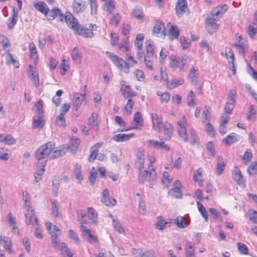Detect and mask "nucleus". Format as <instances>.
<instances>
[{
    "instance_id": "obj_41",
    "label": "nucleus",
    "mask_w": 257,
    "mask_h": 257,
    "mask_svg": "<svg viewBox=\"0 0 257 257\" xmlns=\"http://www.w3.org/2000/svg\"><path fill=\"white\" fill-rule=\"evenodd\" d=\"M134 121L135 122V128H138L143 125V119L139 111H137L134 115Z\"/></svg>"
},
{
    "instance_id": "obj_46",
    "label": "nucleus",
    "mask_w": 257,
    "mask_h": 257,
    "mask_svg": "<svg viewBox=\"0 0 257 257\" xmlns=\"http://www.w3.org/2000/svg\"><path fill=\"white\" fill-rule=\"evenodd\" d=\"M6 63L8 65L13 64L15 68H18L19 67V63L13 58L12 55L10 53H8L6 55Z\"/></svg>"
},
{
    "instance_id": "obj_14",
    "label": "nucleus",
    "mask_w": 257,
    "mask_h": 257,
    "mask_svg": "<svg viewBox=\"0 0 257 257\" xmlns=\"http://www.w3.org/2000/svg\"><path fill=\"white\" fill-rule=\"evenodd\" d=\"M26 223L28 225H31L33 226L38 224L37 217L33 209H27V212L25 213Z\"/></svg>"
},
{
    "instance_id": "obj_61",
    "label": "nucleus",
    "mask_w": 257,
    "mask_h": 257,
    "mask_svg": "<svg viewBox=\"0 0 257 257\" xmlns=\"http://www.w3.org/2000/svg\"><path fill=\"white\" fill-rule=\"evenodd\" d=\"M56 123L57 125L61 127H65L66 125V120L64 117V114L60 113L56 119Z\"/></svg>"
},
{
    "instance_id": "obj_62",
    "label": "nucleus",
    "mask_w": 257,
    "mask_h": 257,
    "mask_svg": "<svg viewBox=\"0 0 257 257\" xmlns=\"http://www.w3.org/2000/svg\"><path fill=\"white\" fill-rule=\"evenodd\" d=\"M10 157L9 153V150L5 148H0V159L2 160L7 161Z\"/></svg>"
},
{
    "instance_id": "obj_42",
    "label": "nucleus",
    "mask_w": 257,
    "mask_h": 257,
    "mask_svg": "<svg viewBox=\"0 0 257 257\" xmlns=\"http://www.w3.org/2000/svg\"><path fill=\"white\" fill-rule=\"evenodd\" d=\"M202 173V168H199L194 172L193 177L194 181L198 182L200 186H202L203 184L202 180L201 179Z\"/></svg>"
},
{
    "instance_id": "obj_2",
    "label": "nucleus",
    "mask_w": 257,
    "mask_h": 257,
    "mask_svg": "<svg viewBox=\"0 0 257 257\" xmlns=\"http://www.w3.org/2000/svg\"><path fill=\"white\" fill-rule=\"evenodd\" d=\"M55 143L49 142L41 146L36 151L35 156L40 163V166L46 165L48 158L50 159V154L55 148Z\"/></svg>"
},
{
    "instance_id": "obj_15",
    "label": "nucleus",
    "mask_w": 257,
    "mask_h": 257,
    "mask_svg": "<svg viewBox=\"0 0 257 257\" xmlns=\"http://www.w3.org/2000/svg\"><path fill=\"white\" fill-rule=\"evenodd\" d=\"M86 3L83 0H73L72 8L73 12L79 14L83 13L86 9Z\"/></svg>"
},
{
    "instance_id": "obj_52",
    "label": "nucleus",
    "mask_w": 257,
    "mask_h": 257,
    "mask_svg": "<svg viewBox=\"0 0 257 257\" xmlns=\"http://www.w3.org/2000/svg\"><path fill=\"white\" fill-rule=\"evenodd\" d=\"M50 233L51 235V243L52 246L55 248H59V244L57 241V238L58 234L54 231H50Z\"/></svg>"
},
{
    "instance_id": "obj_43",
    "label": "nucleus",
    "mask_w": 257,
    "mask_h": 257,
    "mask_svg": "<svg viewBox=\"0 0 257 257\" xmlns=\"http://www.w3.org/2000/svg\"><path fill=\"white\" fill-rule=\"evenodd\" d=\"M80 144V141L79 139L72 138L70 141V144L69 149H70L71 151L75 152L77 151Z\"/></svg>"
},
{
    "instance_id": "obj_36",
    "label": "nucleus",
    "mask_w": 257,
    "mask_h": 257,
    "mask_svg": "<svg viewBox=\"0 0 257 257\" xmlns=\"http://www.w3.org/2000/svg\"><path fill=\"white\" fill-rule=\"evenodd\" d=\"M121 90L122 96L126 98H131V97L136 95V93L132 91L129 86H122Z\"/></svg>"
},
{
    "instance_id": "obj_24",
    "label": "nucleus",
    "mask_w": 257,
    "mask_h": 257,
    "mask_svg": "<svg viewBox=\"0 0 257 257\" xmlns=\"http://www.w3.org/2000/svg\"><path fill=\"white\" fill-rule=\"evenodd\" d=\"M226 162V160L223 157L219 156L218 157L216 165V173L218 175H220L222 174L224 170Z\"/></svg>"
},
{
    "instance_id": "obj_5",
    "label": "nucleus",
    "mask_w": 257,
    "mask_h": 257,
    "mask_svg": "<svg viewBox=\"0 0 257 257\" xmlns=\"http://www.w3.org/2000/svg\"><path fill=\"white\" fill-rule=\"evenodd\" d=\"M69 14H72L70 12H66L65 15H63L60 9L58 8H54L51 10H49L48 8V10L47 11L45 16L47 18V19L50 21L53 20L55 19H57L58 21L60 22H63L64 21L67 24V16Z\"/></svg>"
},
{
    "instance_id": "obj_32",
    "label": "nucleus",
    "mask_w": 257,
    "mask_h": 257,
    "mask_svg": "<svg viewBox=\"0 0 257 257\" xmlns=\"http://www.w3.org/2000/svg\"><path fill=\"white\" fill-rule=\"evenodd\" d=\"M33 6L36 10L44 15H45L47 11L48 10V7L46 4L42 1H38L35 3Z\"/></svg>"
},
{
    "instance_id": "obj_54",
    "label": "nucleus",
    "mask_w": 257,
    "mask_h": 257,
    "mask_svg": "<svg viewBox=\"0 0 257 257\" xmlns=\"http://www.w3.org/2000/svg\"><path fill=\"white\" fill-rule=\"evenodd\" d=\"M247 171L250 176H255L257 174V162H252L249 166Z\"/></svg>"
},
{
    "instance_id": "obj_25",
    "label": "nucleus",
    "mask_w": 257,
    "mask_h": 257,
    "mask_svg": "<svg viewBox=\"0 0 257 257\" xmlns=\"http://www.w3.org/2000/svg\"><path fill=\"white\" fill-rule=\"evenodd\" d=\"M238 135L235 133H231L227 136L222 140V143L227 146H229L238 141Z\"/></svg>"
},
{
    "instance_id": "obj_55",
    "label": "nucleus",
    "mask_w": 257,
    "mask_h": 257,
    "mask_svg": "<svg viewBox=\"0 0 257 257\" xmlns=\"http://www.w3.org/2000/svg\"><path fill=\"white\" fill-rule=\"evenodd\" d=\"M237 248L240 254L247 255L249 253L248 247L244 243L239 242L237 243Z\"/></svg>"
},
{
    "instance_id": "obj_23",
    "label": "nucleus",
    "mask_w": 257,
    "mask_h": 257,
    "mask_svg": "<svg viewBox=\"0 0 257 257\" xmlns=\"http://www.w3.org/2000/svg\"><path fill=\"white\" fill-rule=\"evenodd\" d=\"M150 145L157 149H164L167 151L170 150V147L165 144L163 141L160 142L156 140H151L149 141Z\"/></svg>"
},
{
    "instance_id": "obj_64",
    "label": "nucleus",
    "mask_w": 257,
    "mask_h": 257,
    "mask_svg": "<svg viewBox=\"0 0 257 257\" xmlns=\"http://www.w3.org/2000/svg\"><path fill=\"white\" fill-rule=\"evenodd\" d=\"M169 193L172 195L175 196L176 198H181L182 194L181 192L180 189L179 187L176 186L171 189L169 191Z\"/></svg>"
},
{
    "instance_id": "obj_57",
    "label": "nucleus",
    "mask_w": 257,
    "mask_h": 257,
    "mask_svg": "<svg viewBox=\"0 0 257 257\" xmlns=\"http://www.w3.org/2000/svg\"><path fill=\"white\" fill-rule=\"evenodd\" d=\"M71 57L72 59L75 61L76 63L79 64L81 63V57L79 54V51L77 48L75 47L73 48L71 54Z\"/></svg>"
},
{
    "instance_id": "obj_48",
    "label": "nucleus",
    "mask_w": 257,
    "mask_h": 257,
    "mask_svg": "<svg viewBox=\"0 0 257 257\" xmlns=\"http://www.w3.org/2000/svg\"><path fill=\"white\" fill-rule=\"evenodd\" d=\"M73 173L75 178L79 181V183H81L83 180V177L81 174L80 165L77 164L75 165Z\"/></svg>"
},
{
    "instance_id": "obj_47",
    "label": "nucleus",
    "mask_w": 257,
    "mask_h": 257,
    "mask_svg": "<svg viewBox=\"0 0 257 257\" xmlns=\"http://www.w3.org/2000/svg\"><path fill=\"white\" fill-rule=\"evenodd\" d=\"M190 135L191 139V144L193 146L198 145L199 144V139L195 131L193 128L190 129Z\"/></svg>"
},
{
    "instance_id": "obj_37",
    "label": "nucleus",
    "mask_w": 257,
    "mask_h": 257,
    "mask_svg": "<svg viewBox=\"0 0 257 257\" xmlns=\"http://www.w3.org/2000/svg\"><path fill=\"white\" fill-rule=\"evenodd\" d=\"M43 114H38L37 116L33 117V127L41 128L43 127Z\"/></svg>"
},
{
    "instance_id": "obj_59",
    "label": "nucleus",
    "mask_w": 257,
    "mask_h": 257,
    "mask_svg": "<svg viewBox=\"0 0 257 257\" xmlns=\"http://www.w3.org/2000/svg\"><path fill=\"white\" fill-rule=\"evenodd\" d=\"M178 134L180 138L185 142H188V138L186 128H177Z\"/></svg>"
},
{
    "instance_id": "obj_45",
    "label": "nucleus",
    "mask_w": 257,
    "mask_h": 257,
    "mask_svg": "<svg viewBox=\"0 0 257 257\" xmlns=\"http://www.w3.org/2000/svg\"><path fill=\"white\" fill-rule=\"evenodd\" d=\"M224 55H225V57L226 58L229 64H230L231 63V62L234 61L235 58H234V54L232 52V49L230 48H229V47L225 48Z\"/></svg>"
},
{
    "instance_id": "obj_13",
    "label": "nucleus",
    "mask_w": 257,
    "mask_h": 257,
    "mask_svg": "<svg viewBox=\"0 0 257 257\" xmlns=\"http://www.w3.org/2000/svg\"><path fill=\"white\" fill-rule=\"evenodd\" d=\"M28 74L33 81V85L38 87L39 85V79L36 67L32 65H29Z\"/></svg>"
},
{
    "instance_id": "obj_60",
    "label": "nucleus",
    "mask_w": 257,
    "mask_h": 257,
    "mask_svg": "<svg viewBox=\"0 0 257 257\" xmlns=\"http://www.w3.org/2000/svg\"><path fill=\"white\" fill-rule=\"evenodd\" d=\"M197 204L200 213L202 215V217L204 218L205 220L206 221H207L208 214L206 209L205 208L203 204L201 203L200 202L198 201L197 202Z\"/></svg>"
},
{
    "instance_id": "obj_27",
    "label": "nucleus",
    "mask_w": 257,
    "mask_h": 257,
    "mask_svg": "<svg viewBox=\"0 0 257 257\" xmlns=\"http://www.w3.org/2000/svg\"><path fill=\"white\" fill-rule=\"evenodd\" d=\"M74 97L75 99L74 101V107L75 110L77 111L80 107L81 106L84 99L85 97V93L80 94L78 93H75L74 94Z\"/></svg>"
},
{
    "instance_id": "obj_4",
    "label": "nucleus",
    "mask_w": 257,
    "mask_h": 257,
    "mask_svg": "<svg viewBox=\"0 0 257 257\" xmlns=\"http://www.w3.org/2000/svg\"><path fill=\"white\" fill-rule=\"evenodd\" d=\"M146 51L144 62L146 66L149 70H152L153 68V64L154 58V44L151 40L147 41Z\"/></svg>"
},
{
    "instance_id": "obj_22",
    "label": "nucleus",
    "mask_w": 257,
    "mask_h": 257,
    "mask_svg": "<svg viewBox=\"0 0 257 257\" xmlns=\"http://www.w3.org/2000/svg\"><path fill=\"white\" fill-rule=\"evenodd\" d=\"M98 115L95 112H93L89 118L88 123L92 130L97 132L99 130V125L97 121Z\"/></svg>"
},
{
    "instance_id": "obj_10",
    "label": "nucleus",
    "mask_w": 257,
    "mask_h": 257,
    "mask_svg": "<svg viewBox=\"0 0 257 257\" xmlns=\"http://www.w3.org/2000/svg\"><path fill=\"white\" fill-rule=\"evenodd\" d=\"M151 119L153 128L158 132H161L164 125L161 115L156 113H152L151 114Z\"/></svg>"
},
{
    "instance_id": "obj_63",
    "label": "nucleus",
    "mask_w": 257,
    "mask_h": 257,
    "mask_svg": "<svg viewBox=\"0 0 257 257\" xmlns=\"http://www.w3.org/2000/svg\"><path fill=\"white\" fill-rule=\"evenodd\" d=\"M157 94L160 96V100L162 103H167L170 100V95L168 92L161 93L160 92H157Z\"/></svg>"
},
{
    "instance_id": "obj_26",
    "label": "nucleus",
    "mask_w": 257,
    "mask_h": 257,
    "mask_svg": "<svg viewBox=\"0 0 257 257\" xmlns=\"http://www.w3.org/2000/svg\"><path fill=\"white\" fill-rule=\"evenodd\" d=\"M180 31L178 27L176 25H172L168 33V37L170 40L178 38Z\"/></svg>"
},
{
    "instance_id": "obj_8",
    "label": "nucleus",
    "mask_w": 257,
    "mask_h": 257,
    "mask_svg": "<svg viewBox=\"0 0 257 257\" xmlns=\"http://www.w3.org/2000/svg\"><path fill=\"white\" fill-rule=\"evenodd\" d=\"M218 18L208 15L206 19V30L210 34L216 32L219 28V25L217 24Z\"/></svg>"
},
{
    "instance_id": "obj_33",
    "label": "nucleus",
    "mask_w": 257,
    "mask_h": 257,
    "mask_svg": "<svg viewBox=\"0 0 257 257\" xmlns=\"http://www.w3.org/2000/svg\"><path fill=\"white\" fill-rule=\"evenodd\" d=\"M164 134L168 140H170L173 135V126L170 123L166 122L163 125Z\"/></svg>"
},
{
    "instance_id": "obj_3",
    "label": "nucleus",
    "mask_w": 257,
    "mask_h": 257,
    "mask_svg": "<svg viewBox=\"0 0 257 257\" xmlns=\"http://www.w3.org/2000/svg\"><path fill=\"white\" fill-rule=\"evenodd\" d=\"M145 155L142 151H139L136 156L135 167L139 170V182L144 184L147 181L149 170L145 169Z\"/></svg>"
},
{
    "instance_id": "obj_50",
    "label": "nucleus",
    "mask_w": 257,
    "mask_h": 257,
    "mask_svg": "<svg viewBox=\"0 0 257 257\" xmlns=\"http://www.w3.org/2000/svg\"><path fill=\"white\" fill-rule=\"evenodd\" d=\"M67 149L64 148L60 150H53L50 154V159H54L63 156L66 152Z\"/></svg>"
},
{
    "instance_id": "obj_21",
    "label": "nucleus",
    "mask_w": 257,
    "mask_h": 257,
    "mask_svg": "<svg viewBox=\"0 0 257 257\" xmlns=\"http://www.w3.org/2000/svg\"><path fill=\"white\" fill-rule=\"evenodd\" d=\"M102 198L101 199V202L106 206H114L116 204V201L115 199H111V201L106 200V199L108 198V197L110 196L108 189H105L102 191Z\"/></svg>"
},
{
    "instance_id": "obj_56",
    "label": "nucleus",
    "mask_w": 257,
    "mask_h": 257,
    "mask_svg": "<svg viewBox=\"0 0 257 257\" xmlns=\"http://www.w3.org/2000/svg\"><path fill=\"white\" fill-rule=\"evenodd\" d=\"M195 94L192 90H191L187 97V104L189 106H194L196 105L195 101Z\"/></svg>"
},
{
    "instance_id": "obj_31",
    "label": "nucleus",
    "mask_w": 257,
    "mask_h": 257,
    "mask_svg": "<svg viewBox=\"0 0 257 257\" xmlns=\"http://www.w3.org/2000/svg\"><path fill=\"white\" fill-rule=\"evenodd\" d=\"M7 220L9 225L12 227L13 231L18 234L19 231L17 226V221L16 218L12 216L11 213H9L7 215Z\"/></svg>"
},
{
    "instance_id": "obj_39",
    "label": "nucleus",
    "mask_w": 257,
    "mask_h": 257,
    "mask_svg": "<svg viewBox=\"0 0 257 257\" xmlns=\"http://www.w3.org/2000/svg\"><path fill=\"white\" fill-rule=\"evenodd\" d=\"M115 9L114 0H107L105 2L103 9L110 14H112Z\"/></svg>"
},
{
    "instance_id": "obj_18",
    "label": "nucleus",
    "mask_w": 257,
    "mask_h": 257,
    "mask_svg": "<svg viewBox=\"0 0 257 257\" xmlns=\"http://www.w3.org/2000/svg\"><path fill=\"white\" fill-rule=\"evenodd\" d=\"M152 32L154 34L161 35V37H165L166 36V29L164 23L162 22H157Z\"/></svg>"
},
{
    "instance_id": "obj_11",
    "label": "nucleus",
    "mask_w": 257,
    "mask_h": 257,
    "mask_svg": "<svg viewBox=\"0 0 257 257\" xmlns=\"http://www.w3.org/2000/svg\"><path fill=\"white\" fill-rule=\"evenodd\" d=\"M232 176L233 179L238 185L242 188H244L245 187V181L241 175V171L238 167H234L232 170Z\"/></svg>"
},
{
    "instance_id": "obj_38",
    "label": "nucleus",
    "mask_w": 257,
    "mask_h": 257,
    "mask_svg": "<svg viewBox=\"0 0 257 257\" xmlns=\"http://www.w3.org/2000/svg\"><path fill=\"white\" fill-rule=\"evenodd\" d=\"M88 216L92 222L96 224L97 222V212L92 207H88L87 209Z\"/></svg>"
},
{
    "instance_id": "obj_34",
    "label": "nucleus",
    "mask_w": 257,
    "mask_h": 257,
    "mask_svg": "<svg viewBox=\"0 0 257 257\" xmlns=\"http://www.w3.org/2000/svg\"><path fill=\"white\" fill-rule=\"evenodd\" d=\"M189 77L192 83L196 84L198 81V68L192 66L190 70Z\"/></svg>"
},
{
    "instance_id": "obj_30",
    "label": "nucleus",
    "mask_w": 257,
    "mask_h": 257,
    "mask_svg": "<svg viewBox=\"0 0 257 257\" xmlns=\"http://www.w3.org/2000/svg\"><path fill=\"white\" fill-rule=\"evenodd\" d=\"M194 244L190 241L186 242L185 252L186 257H195Z\"/></svg>"
},
{
    "instance_id": "obj_1",
    "label": "nucleus",
    "mask_w": 257,
    "mask_h": 257,
    "mask_svg": "<svg viewBox=\"0 0 257 257\" xmlns=\"http://www.w3.org/2000/svg\"><path fill=\"white\" fill-rule=\"evenodd\" d=\"M67 25L72 29L76 33L86 38H91L94 36L92 29L95 25H90L88 29L79 24L78 19L74 17L72 14H69L67 17Z\"/></svg>"
},
{
    "instance_id": "obj_16",
    "label": "nucleus",
    "mask_w": 257,
    "mask_h": 257,
    "mask_svg": "<svg viewBox=\"0 0 257 257\" xmlns=\"http://www.w3.org/2000/svg\"><path fill=\"white\" fill-rule=\"evenodd\" d=\"M176 13L179 17L182 16L187 10L186 0H178L175 6Z\"/></svg>"
},
{
    "instance_id": "obj_28",
    "label": "nucleus",
    "mask_w": 257,
    "mask_h": 257,
    "mask_svg": "<svg viewBox=\"0 0 257 257\" xmlns=\"http://www.w3.org/2000/svg\"><path fill=\"white\" fill-rule=\"evenodd\" d=\"M29 50L30 52L31 60L36 64L37 62L38 56L37 54L36 46L34 42L29 44Z\"/></svg>"
},
{
    "instance_id": "obj_44",
    "label": "nucleus",
    "mask_w": 257,
    "mask_h": 257,
    "mask_svg": "<svg viewBox=\"0 0 257 257\" xmlns=\"http://www.w3.org/2000/svg\"><path fill=\"white\" fill-rule=\"evenodd\" d=\"M51 204L52 208V214L54 217H59V205L57 203V202L55 200H51Z\"/></svg>"
},
{
    "instance_id": "obj_9",
    "label": "nucleus",
    "mask_w": 257,
    "mask_h": 257,
    "mask_svg": "<svg viewBox=\"0 0 257 257\" xmlns=\"http://www.w3.org/2000/svg\"><path fill=\"white\" fill-rule=\"evenodd\" d=\"M149 161L150 163L147 169V170H149V174L148 175L147 181L150 183L149 184V187L150 188H152L153 183L154 182L156 179V171L153 165V164L155 161V159L153 157L150 156L149 158Z\"/></svg>"
},
{
    "instance_id": "obj_49",
    "label": "nucleus",
    "mask_w": 257,
    "mask_h": 257,
    "mask_svg": "<svg viewBox=\"0 0 257 257\" xmlns=\"http://www.w3.org/2000/svg\"><path fill=\"white\" fill-rule=\"evenodd\" d=\"M256 111V106L254 105H250L248 108L247 119L248 120H251L255 115Z\"/></svg>"
},
{
    "instance_id": "obj_58",
    "label": "nucleus",
    "mask_w": 257,
    "mask_h": 257,
    "mask_svg": "<svg viewBox=\"0 0 257 257\" xmlns=\"http://www.w3.org/2000/svg\"><path fill=\"white\" fill-rule=\"evenodd\" d=\"M23 199L24 201V206L27 209H30V196L28 192L26 191L22 192Z\"/></svg>"
},
{
    "instance_id": "obj_7",
    "label": "nucleus",
    "mask_w": 257,
    "mask_h": 257,
    "mask_svg": "<svg viewBox=\"0 0 257 257\" xmlns=\"http://www.w3.org/2000/svg\"><path fill=\"white\" fill-rule=\"evenodd\" d=\"M187 61V56L183 55L181 56L171 55L170 60V66L171 67L176 69L178 68L181 71H184V66Z\"/></svg>"
},
{
    "instance_id": "obj_40",
    "label": "nucleus",
    "mask_w": 257,
    "mask_h": 257,
    "mask_svg": "<svg viewBox=\"0 0 257 257\" xmlns=\"http://www.w3.org/2000/svg\"><path fill=\"white\" fill-rule=\"evenodd\" d=\"M1 142L4 143L7 145H12L16 143V140L11 135L7 134L4 136L2 139L0 140Z\"/></svg>"
},
{
    "instance_id": "obj_53",
    "label": "nucleus",
    "mask_w": 257,
    "mask_h": 257,
    "mask_svg": "<svg viewBox=\"0 0 257 257\" xmlns=\"http://www.w3.org/2000/svg\"><path fill=\"white\" fill-rule=\"evenodd\" d=\"M58 244H59V248H56V249H61L62 253L66 254L68 257H72L73 253L69 250L64 243L59 242Z\"/></svg>"
},
{
    "instance_id": "obj_17",
    "label": "nucleus",
    "mask_w": 257,
    "mask_h": 257,
    "mask_svg": "<svg viewBox=\"0 0 257 257\" xmlns=\"http://www.w3.org/2000/svg\"><path fill=\"white\" fill-rule=\"evenodd\" d=\"M228 9V7L226 5H219L211 11V13L210 15L212 16L213 17L217 18L219 19L227 11Z\"/></svg>"
},
{
    "instance_id": "obj_20",
    "label": "nucleus",
    "mask_w": 257,
    "mask_h": 257,
    "mask_svg": "<svg viewBox=\"0 0 257 257\" xmlns=\"http://www.w3.org/2000/svg\"><path fill=\"white\" fill-rule=\"evenodd\" d=\"M135 134L131 133L129 134H118L112 137V140L116 142H124L130 140L134 137Z\"/></svg>"
},
{
    "instance_id": "obj_19",
    "label": "nucleus",
    "mask_w": 257,
    "mask_h": 257,
    "mask_svg": "<svg viewBox=\"0 0 257 257\" xmlns=\"http://www.w3.org/2000/svg\"><path fill=\"white\" fill-rule=\"evenodd\" d=\"M12 16L10 17L7 21V26L9 29L12 30L14 28L18 21V12L15 8L13 9Z\"/></svg>"
},
{
    "instance_id": "obj_51",
    "label": "nucleus",
    "mask_w": 257,
    "mask_h": 257,
    "mask_svg": "<svg viewBox=\"0 0 257 257\" xmlns=\"http://www.w3.org/2000/svg\"><path fill=\"white\" fill-rule=\"evenodd\" d=\"M112 225L114 228L119 233H124V230L117 218H113Z\"/></svg>"
},
{
    "instance_id": "obj_6",
    "label": "nucleus",
    "mask_w": 257,
    "mask_h": 257,
    "mask_svg": "<svg viewBox=\"0 0 257 257\" xmlns=\"http://www.w3.org/2000/svg\"><path fill=\"white\" fill-rule=\"evenodd\" d=\"M106 55L120 70L126 73L129 72L130 66L126 61L114 53L108 51L106 52Z\"/></svg>"
},
{
    "instance_id": "obj_12",
    "label": "nucleus",
    "mask_w": 257,
    "mask_h": 257,
    "mask_svg": "<svg viewBox=\"0 0 257 257\" xmlns=\"http://www.w3.org/2000/svg\"><path fill=\"white\" fill-rule=\"evenodd\" d=\"M80 230L84 238H86L89 243H93L98 242L97 236L93 235L91 233V230L85 225H81Z\"/></svg>"
},
{
    "instance_id": "obj_29",
    "label": "nucleus",
    "mask_w": 257,
    "mask_h": 257,
    "mask_svg": "<svg viewBox=\"0 0 257 257\" xmlns=\"http://www.w3.org/2000/svg\"><path fill=\"white\" fill-rule=\"evenodd\" d=\"M175 223L178 227L184 228L188 226L190 223L189 221L186 219L185 217L178 216L175 220Z\"/></svg>"
},
{
    "instance_id": "obj_35",
    "label": "nucleus",
    "mask_w": 257,
    "mask_h": 257,
    "mask_svg": "<svg viewBox=\"0 0 257 257\" xmlns=\"http://www.w3.org/2000/svg\"><path fill=\"white\" fill-rule=\"evenodd\" d=\"M0 43L4 50L8 52L10 51L11 45L8 38L4 35L0 34Z\"/></svg>"
}]
</instances>
